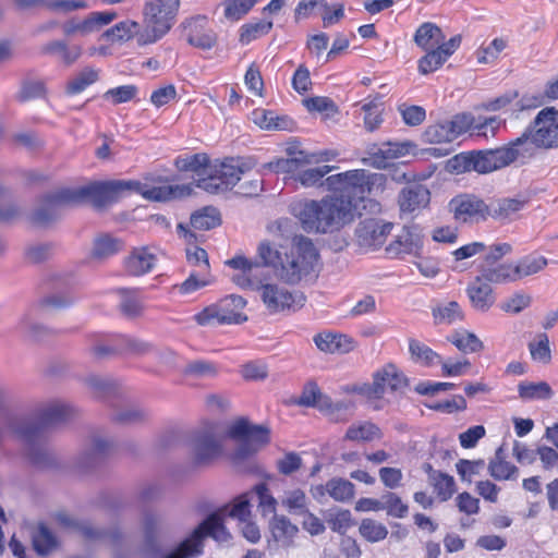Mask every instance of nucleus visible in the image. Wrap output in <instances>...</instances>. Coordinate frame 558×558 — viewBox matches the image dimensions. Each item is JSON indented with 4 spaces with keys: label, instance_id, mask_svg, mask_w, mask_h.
Segmentation results:
<instances>
[{
    "label": "nucleus",
    "instance_id": "nucleus-1",
    "mask_svg": "<svg viewBox=\"0 0 558 558\" xmlns=\"http://www.w3.org/2000/svg\"><path fill=\"white\" fill-rule=\"evenodd\" d=\"M133 187H140L138 181L112 180L96 182L78 189H61L46 194L41 205L33 215L37 225H47L60 217L63 207L74 205L89 198L96 207H104L117 202Z\"/></svg>",
    "mask_w": 558,
    "mask_h": 558
},
{
    "label": "nucleus",
    "instance_id": "nucleus-2",
    "mask_svg": "<svg viewBox=\"0 0 558 558\" xmlns=\"http://www.w3.org/2000/svg\"><path fill=\"white\" fill-rule=\"evenodd\" d=\"M263 266H270L284 282L295 284L314 270L318 252L312 240L305 236L295 239L290 252L274 248L268 242L258 246Z\"/></svg>",
    "mask_w": 558,
    "mask_h": 558
},
{
    "label": "nucleus",
    "instance_id": "nucleus-3",
    "mask_svg": "<svg viewBox=\"0 0 558 558\" xmlns=\"http://www.w3.org/2000/svg\"><path fill=\"white\" fill-rule=\"evenodd\" d=\"M293 210L303 230L308 233L338 231L354 218V205L344 197L326 196L320 201H306Z\"/></svg>",
    "mask_w": 558,
    "mask_h": 558
},
{
    "label": "nucleus",
    "instance_id": "nucleus-4",
    "mask_svg": "<svg viewBox=\"0 0 558 558\" xmlns=\"http://www.w3.org/2000/svg\"><path fill=\"white\" fill-rule=\"evenodd\" d=\"M386 177L383 173H369L364 169L350 170L326 178V190L339 192L335 197L351 199L356 210V201H364L374 190H383Z\"/></svg>",
    "mask_w": 558,
    "mask_h": 558
},
{
    "label": "nucleus",
    "instance_id": "nucleus-5",
    "mask_svg": "<svg viewBox=\"0 0 558 558\" xmlns=\"http://www.w3.org/2000/svg\"><path fill=\"white\" fill-rule=\"evenodd\" d=\"M181 0H146L143 7L145 29L138 34V45L156 43L174 25Z\"/></svg>",
    "mask_w": 558,
    "mask_h": 558
},
{
    "label": "nucleus",
    "instance_id": "nucleus-6",
    "mask_svg": "<svg viewBox=\"0 0 558 558\" xmlns=\"http://www.w3.org/2000/svg\"><path fill=\"white\" fill-rule=\"evenodd\" d=\"M207 536L218 543H226L231 539V534L217 512L209 514L187 538L181 542L165 558H195L201 556L204 550V538Z\"/></svg>",
    "mask_w": 558,
    "mask_h": 558
},
{
    "label": "nucleus",
    "instance_id": "nucleus-7",
    "mask_svg": "<svg viewBox=\"0 0 558 558\" xmlns=\"http://www.w3.org/2000/svg\"><path fill=\"white\" fill-rule=\"evenodd\" d=\"M73 409L62 402H51L40 407L34 420L25 421L17 427L19 435L28 444L37 441L45 430L69 421Z\"/></svg>",
    "mask_w": 558,
    "mask_h": 558
},
{
    "label": "nucleus",
    "instance_id": "nucleus-8",
    "mask_svg": "<svg viewBox=\"0 0 558 558\" xmlns=\"http://www.w3.org/2000/svg\"><path fill=\"white\" fill-rule=\"evenodd\" d=\"M245 306L244 298L230 294L219 302L206 306L195 314L194 319L199 326L241 324L247 320V316L243 313Z\"/></svg>",
    "mask_w": 558,
    "mask_h": 558
},
{
    "label": "nucleus",
    "instance_id": "nucleus-9",
    "mask_svg": "<svg viewBox=\"0 0 558 558\" xmlns=\"http://www.w3.org/2000/svg\"><path fill=\"white\" fill-rule=\"evenodd\" d=\"M259 295L269 314L295 312L304 306L305 296L302 292L291 291L279 283H263Z\"/></svg>",
    "mask_w": 558,
    "mask_h": 558
},
{
    "label": "nucleus",
    "instance_id": "nucleus-10",
    "mask_svg": "<svg viewBox=\"0 0 558 558\" xmlns=\"http://www.w3.org/2000/svg\"><path fill=\"white\" fill-rule=\"evenodd\" d=\"M456 221L478 223L489 218V203L474 194H459L449 202Z\"/></svg>",
    "mask_w": 558,
    "mask_h": 558
},
{
    "label": "nucleus",
    "instance_id": "nucleus-11",
    "mask_svg": "<svg viewBox=\"0 0 558 558\" xmlns=\"http://www.w3.org/2000/svg\"><path fill=\"white\" fill-rule=\"evenodd\" d=\"M192 451L194 463L197 465L208 464L220 457L222 445L215 424H208L205 428L194 434Z\"/></svg>",
    "mask_w": 558,
    "mask_h": 558
},
{
    "label": "nucleus",
    "instance_id": "nucleus-12",
    "mask_svg": "<svg viewBox=\"0 0 558 558\" xmlns=\"http://www.w3.org/2000/svg\"><path fill=\"white\" fill-rule=\"evenodd\" d=\"M529 128L537 146L543 149L558 148V111L555 108L542 109Z\"/></svg>",
    "mask_w": 558,
    "mask_h": 558
},
{
    "label": "nucleus",
    "instance_id": "nucleus-13",
    "mask_svg": "<svg viewBox=\"0 0 558 558\" xmlns=\"http://www.w3.org/2000/svg\"><path fill=\"white\" fill-rule=\"evenodd\" d=\"M424 245V234L417 225L405 226L401 233L386 247L390 257L401 258L404 255L420 256Z\"/></svg>",
    "mask_w": 558,
    "mask_h": 558
},
{
    "label": "nucleus",
    "instance_id": "nucleus-14",
    "mask_svg": "<svg viewBox=\"0 0 558 558\" xmlns=\"http://www.w3.org/2000/svg\"><path fill=\"white\" fill-rule=\"evenodd\" d=\"M532 134L533 132L527 126L520 136L500 147L506 167L513 162L525 165L536 156L537 149L541 147L536 145Z\"/></svg>",
    "mask_w": 558,
    "mask_h": 558
},
{
    "label": "nucleus",
    "instance_id": "nucleus-15",
    "mask_svg": "<svg viewBox=\"0 0 558 558\" xmlns=\"http://www.w3.org/2000/svg\"><path fill=\"white\" fill-rule=\"evenodd\" d=\"M393 225L376 218H366L360 221L355 235L361 247L375 250L380 247Z\"/></svg>",
    "mask_w": 558,
    "mask_h": 558
},
{
    "label": "nucleus",
    "instance_id": "nucleus-16",
    "mask_svg": "<svg viewBox=\"0 0 558 558\" xmlns=\"http://www.w3.org/2000/svg\"><path fill=\"white\" fill-rule=\"evenodd\" d=\"M117 17L114 12H92L83 21L71 19L62 24V32L65 36L78 34L86 36L98 31L101 26L108 25Z\"/></svg>",
    "mask_w": 558,
    "mask_h": 558
},
{
    "label": "nucleus",
    "instance_id": "nucleus-17",
    "mask_svg": "<svg viewBox=\"0 0 558 558\" xmlns=\"http://www.w3.org/2000/svg\"><path fill=\"white\" fill-rule=\"evenodd\" d=\"M430 201L429 190L422 184H413L401 190L398 198L400 211L412 215L425 208Z\"/></svg>",
    "mask_w": 558,
    "mask_h": 558
},
{
    "label": "nucleus",
    "instance_id": "nucleus-18",
    "mask_svg": "<svg viewBox=\"0 0 558 558\" xmlns=\"http://www.w3.org/2000/svg\"><path fill=\"white\" fill-rule=\"evenodd\" d=\"M206 17L197 16L183 23L186 41L196 48L209 50L216 44L213 31L205 29Z\"/></svg>",
    "mask_w": 558,
    "mask_h": 558
},
{
    "label": "nucleus",
    "instance_id": "nucleus-19",
    "mask_svg": "<svg viewBox=\"0 0 558 558\" xmlns=\"http://www.w3.org/2000/svg\"><path fill=\"white\" fill-rule=\"evenodd\" d=\"M132 192L141 194L149 201L166 202L190 196L193 192V186L191 184H182L145 187L140 182V187H133Z\"/></svg>",
    "mask_w": 558,
    "mask_h": 558
},
{
    "label": "nucleus",
    "instance_id": "nucleus-20",
    "mask_svg": "<svg viewBox=\"0 0 558 558\" xmlns=\"http://www.w3.org/2000/svg\"><path fill=\"white\" fill-rule=\"evenodd\" d=\"M472 306L481 312L488 311L495 303L492 286L480 275L466 288Z\"/></svg>",
    "mask_w": 558,
    "mask_h": 558
},
{
    "label": "nucleus",
    "instance_id": "nucleus-21",
    "mask_svg": "<svg viewBox=\"0 0 558 558\" xmlns=\"http://www.w3.org/2000/svg\"><path fill=\"white\" fill-rule=\"evenodd\" d=\"M526 203V199L520 197L493 199L489 202V218L502 223L510 222Z\"/></svg>",
    "mask_w": 558,
    "mask_h": 558
},
{
    "label": "nucleus",
    "instance_id": "nucleus-22",
    "mask_svg": "<svg viewBox=\"0 0 558 558\" xmlns=\"http://www.w3.org/2000/svg\"><path fill=\"white\" fill-rule=\"evenodd\" d=\"M228 436L231 438H246L248 441L259 446V448L270 440L268 428L260 425H252L244 418L236 421L230 426Z\"/></svg>",
    "mask_w": 558,
    "mask_h": 558
},
{
    "label": "nucleus",
    "instance_id": "nucleus-23",
    "mask_svg": "<svg viewBox=\"0 0 558 558\" xmlns=\"http://www.w3.org/2000/svg\"><path fill=\"white\" fill-rule=\"evenodd\" d=\"M317 349L330 354H344L353 349V340L347 335L337 332H320L314 337Z\"/></svg>",
    "mask_w": 558,
    "mask_h": 558
},
{
    "label": "nucleus",
    "instance_id": "nucleus-24",
    "mask_svg": "<svg viewBox=\"0 0 558 558\" xmlns=\"http://www.w3.org/2000/svg\"><path fill=\"white\" fill-rule=\"evenodd\" d=\"M505 167L506 163L500 147L487 150H473L472 171L489 173Z\"/></svg>",
    "mask_w": 558,
    "mask_h": 558
},
{
    "label": "nucleus",
    "instance_id": "nucleus-25",
    "mask_svg": "<svg viewBox=\"0 0 558 558\" xmlns=\"http://www.w3.org/2000/svg\"><path fill=\"white\" fill-rule=\"evenodd\" d=\"M446 39L441 28L432 22L422 23L415 31L413 41L422 50L436 49Z\"/></svg>",
    "mask_w": 558,
    "mask_h": 558
},
{
    "label": "nucleus",
    "instance_id": "nucleus-26",
    "mask_svg": "<svg viewBox=\"0 0 558 558\" xmlns=\"http://www.w3.org/2000/svg\"><path fill=\"white\" fill-rule=\"evenodd\" d=\"M407 144L385 143L380 147L374 146L369 151L371 165L377 169L388 167L389 160L405 155Z\"/></svg>",
    "mask_w": 558,
    "mask_h": 558
},
{
    "label": "nucleus",
    "instance_id": "nucleus-27",
    "mask_svg": "<svg viewBox=\"0 0 558 558\" xmlns=\"http://www.w3.org/2000/svg\"><path fill=\"white\" fill-rule=\"evenodd\" d=\"M156 263V256L146 247L133 250L125 259V269L132 276H142L149 272Z\"/></svg>",
    "mask_w": 558,
    "mask_h": 558
},
{
    "label": "nucleus",
    "instance_id": "nucleus-28",
    "mask_svg": "<svg viewBox=\"0 0 558 558\" xmlns=\"http://www.w3.org/2000/svg\"><path fill=\"white\" fill-rule=\"evenodd\" d=\"M32 544L39 556H47L59 546L57 536L44 522L32 531Z\"/></svg>",
    "mask_w": 558,
    "mask_h": 558
},
{
    "label": "nucleus",
    "instance_id": "nucleus-29",
    "mask_svg": "<svg viewBox=\"0 0 558 558\" xmlns=\"http://www.w3.org/2000/svg\"><path fill=\"white\" fill-rule=\"evenodd\" d=\"M374 376L376 383H379L381 388V397L387 389L397 391L407 386V378L393 364L385 365L381 369L377 371Z\"/></svg>",
    "mask_w": 558,
    "mask_h": 558
},
{
    "label": "nucleus",
    "instance_id": "nucleus-30",
    "mask_svg": "<svg viewBox=\"0 0 558 558\" xmlns=\"http://www.w3.org/2000/svg\"><path fill=\"white\" fill-rule=\"evenodd\" d=\"M269 529L274 541L281 543L284 547L292 544V539L299 531L298 527L283 515H274L270 521Z\"/></svg>",
    "mask_w": 558,
    "mask_h": 558
},
{
    "label": "nucleus",
    "instance_id": "nucleus-31",
    "mask_svg": "<svg viewBox=\"0 0 558 558\" xmlns=\"http://www.w3.org/2000/svg\"><path fill=\"white\" fill-rule=\"evenodd\" d=\"M141 33V26L137 22L125 20L104 32L102 37L113 43L129 41L133 37H136V40L138 41V34Z\"/></svg>",
    "mask_w": 558,
    "mask_h": 558
},
{
    "label": "nucleus",
    "instance_id": "nucleus-32",
    "mask_svg": "<svg viewBox=\"0 0 558 558\" xmlns=\"http://www.w3.org/2000/svg\"><path fill=\"white\" fill-rule=\"evenodd\" d=\"M41 51L45 54H59L65 65L73 64L82 54L80 46L70 47L64 40L49 41L43 46Z\"/></svg>",
    "mask_w": 558,
    "mask_h": 558
},
{
    "label": "nucleus",
    "instance_id": "nucleus-33",
    "mask_svg": "<svg viewBox=\"0 0 558 558\" xmlns=\"http://www.w3.org/2000/svg\"><path fill=\"white\" fill-rule=\"evenodd\" d=\"M519 398L523 401L548 400L554 391L546 381H521L518 385Z\"/></svg>",
    "mask_w": 558,
    "mask_h": 558
},
{
    "label": "nucleus",
    "instance_id": "nucleus-34",
    "mask_svg": "<svg viewBox=\"0 0 558 558\" xmlns=\"http://www.w3.org/2000/svg\"><path fill=\"white\" fill-rule=\"evenodd\" d=\"M274 27L272 21L258 20L243 24L239 29V43L246 46L267 35Z\"/></svg>",
    "mask_w": 558,
    "mask_h": 558
},
{
    "label": "nucleus",
    "instance_id": "nucleus-35",
    "mask_svg": "<svg viewBox=\"0 0 558 558\" xmlns=\"http://www.w3.org/2000/svg\"><path fill=\"white\" fill-rule=\"evenodd\" d=\"M353 407V403L350 401H332V399L325 395L324 398L319 400L318 410L325 416H327L332 422H343L348 418V411Z\"/></svg>",
    "mask_w": 558,
    "mask_h": 558
},
{
    "label": "nucleus",
    "instance_id": "nucleus-36",
    "mask_svg": "<svg viewBox=\"0 0 558 558\" xmlns=\"http://www.w3.org/2000/svg\"><path fill=\"white\" fill-rule=\"evenodd\" d=\"M481 276L490 283H508L518 281L514 272V265L509 263L498 264L496 266L485 267Z\"/></svg>",
    "mask_w": 558,
    "mask_h": 558
},
{
    "label": "nucleus",
    "instance_id": "nucleus-37",
    "mask_svg": "<svg viewBox=\"0 0 558 558\" xmlns=\"http://www.w3.org/2000/svg\"><path fill=\"white\" fill-rule=\"evenodd\" d=\"M383 433L380 428L372 422H361L352 424L345 433L344 438L351 441H372L380 439Z\"/></svg>",
    "mask_w": 558,
    "mask_h": 558
},
{
    "label": "nucleus",
    "instance_id": "nucleus-38",
    "mask_svg": "<svg viewBox=\"0 0 558 558\" xmlns=\"http://www.w3.org/2000/svg\"><path fill=\"white\" fill-rule=\"evenodd\" d=\"M409 351L414 362L424 366H434L441 363V356L425 343L411 339L409 341Z\"/></svg>",
    "mask_w": 558,
    "mask_h": 558
},
{
    "label": "nucleus",
    "instance_id": "nucleus-39",
    "mask_svg": "<svg viewBox=\"0 0 558 558\" xmlns=\"http://www.w3.org/2000/svg\"><path fill=\"white\" fill-rule=\"evenodd\" d=\"M251 499H256L258 511L263 517L275 514L277 500L270 494L266 483H259L250 492Z\"/></svg>",
    "mask_w": 558,
    "mask_h": 558
},
{
    "label": "nucleus",
    "instance_id": "nucleus-40",
    "mask_svg": "<svg viewBox=\"0 0 558 558\" xmlns=\"http://www.w3.org/2000/svg\"><path fill=\"white\" fill-rule=\"evenodd\" d=\"M488 471L492 477L497 481H505L512 478L518 469L512 463L505 460L502 448H498L495 458L489 462Z\"/></svg>",
    "mask_w": 558,
    "mask_h": 558
},
{
    "label": "nucleus",
    "instance_id": "nucleus-41",
    "mask_svg": "<svg viewBox=\"0 0 558 558\" xmlns=\"http://www.w3.org/2000/svg\"><path fill=\"white\" fill-rule=\"evenodd\" d=\"M449 341L465 354L480 352L484 348L483 342L475 333L465 330L453 332L449 337Z\"/></svg>",
    "mask_w": 558,
    "mask_h": 558
},
{
    "label": "nucleus",
    "instance_id": "nucleus-42",
    "mask_svg": "<svg viewBox=\"0 0 558 558\" xmlns=\"http://www.w3.org/2000/svg\"><path fill=\"white\" fill-rule=\"evenodd\" d=\"M123 248V242L110 234H101L94 241L93 255L96 258H108Z\"/></svg>",
    "mask_w": 558,
    "mask_h": 558
},
{
    "label": "nucleus",
    "instance_id": "nucleus-43",
    "mask_svg": "<svg viewBox=\"0 0 558 558\" xmlns=\"http://www.w3.org/2000/svg\"><path fill=\"white\" fill-rule=\"evenodd\" d=\"M220 223V214L215 207H204L191 216V226L196 230H210Z\"/></svg>",
    "mask_w": 558,
    "mask_h": 558
},
{
    "label": "nucleus",
    "instance_id": "nucleus-44",
    "mask_svg": "<svg viewBox=\"0 0 558 558\" xmlns=\"http://www.w3.org/2000/svg\"><path fill=\"white\" fill-rule=\"evenodd\" d=\"M98 71L92 68H85L68 82L65 92L68 95H77L84 92L88 86L98 81Z\"/></svg>",
    "mask_w": 558,
    "mask_h": 558
},
{
    "label": "nucleus",
    "instance_id": "nucleus-45",
    "mask_svg": "<svg viewBox=\"0 0 558 558\" xmlns=\"http://www.w3.org/2000/svg\"><path fill=\"white\" fill-rule=\"evenodd\" d=\"M547 258L544 256L527 255L519 259L514 265V272L518 280H520L524 277L539 272L547 266Z\"/></svg>",
    "mask_w": 558,
    "mask_h": 558
},
{
    "label": "nucleus",
    "instance_id": "nucleus-46",
    "mask_svg": "<svg viewBox=\"0 0 558 558\" xmlns=\"http://www.w3.org/2000/svg\"><path fill=\"white\" fill-rule=\"evenodd\" d=\"M209 157L204 153L179 156L174 160L178 170L184 172L199 173L209 166Z\"/></svg>",
    "mask_w": 558,
    "mask_h": 558
},
{
    "label": "nucleus",
    "instance_id": "nucleus-47",
    "mask_svg": "<svg viewBox=\"0 0 558 558\" xmlns=\"http://www.w3.org/2000/svg\"><path fill=\"white\" fill-rule=\"evenodd\" d=\"M329 495L338 502L350 501L355 494V486L348 480L333 477L328 481Z\"/></svg>",
    "mask_w": 558,
    "mask_h": 558
},
{
    "label": "nucleus",
    "instance_id": "nucleus-48",
    "mask_svg": "<svg viewBox=\"0 0 558 558\" xmlns=\"http://www.w3.org/2000/svg\"><path fill=\"white\" fill-rule=\"evenodd\" d=\"M360 535L369 543H378L384 541L388 535V529L376 520L363 519L359 526Z\"/></svg>",
    "mask_w": 558,
    "mask_h": 558
},
{
    "label": "nucleus",
    "instance_id": "nucleus-49",
    "mask_svg": "<svg viewBox=\"0 0 558 558\" xmlns=\"http://www.w3.org/2000/svg\"><path fill=\"white\" fill-rule=\"evenodd\" d=\"M325 519L329 527L341 535H344L347 531L355 524L352 513L348 509L329 511Z\"/></svg>",
    "mask_w": 558,
    "mask_h": 558
},
{
    "label": "nucleus",
    "instance_id": "nucleus-50",
    "mask_svg": "<svg viewBox=\"0 0 558 558\" xmlns=\"http://www.w3.org/2000/svg\"><path fill=\"white\" fill-rule=\"evenodd\" d=\"M433 316L437 324L451 325L463 319V312L456 301H450L434 308Z\"/></svg>",
    "mask_w": 558,
    "mask_h": 558
},
{
    "label": "nucleus",
    "instance_id": "nucleus-51",
    "mask_svg": "<svg viewBox=\"0 0 558 558\" xmlns=\"http://www.w3.org/2000/svg\"><path fill=\"white\" fill-rule=\"evenodd\" d=\"M214 172L217 178H219V181H221L223 185L222 187L228 191L240 181L243 170L239 163L222 162L214 170Z\"/></svg>",
    "mask_w": 558,
    "mask_h": 558
},
{
    "label": "nucleus",
    "instance_id": "nucleus-52",
    "mask_svg": "<svg viewBox=\"0 0 558 558\" xmlns=\"http://www.w3.org/2000/svg\"><path fill=\"white\" fill-rule=\"evenodd\" d=\"M336 167L335 166H322L317 168L306 169L300 171L296 177V181H299L305 187H312L317 185L326 186V180L323 181L324 177L331 172Z\"/></svg>",
    "mask_w": 558,
    "mask_h": 558
},
{
    "label": "nucleus",
    "instance_id": "nucleus-53",
    "mask_svg": "<svg viewBox=\"0 0 558 558\" xmlns=\"http://www.w3.org/2000/svg\"><path fill=\"white\" fill-rule=\"evenodd\" d=\"M257 3V0H226L223 1V15L227 20L235 22L246 15Z\"/></svg>",
    "mask_w": 558,
    "mask_h": 558
},
{
    "label": "nucleus",
    "instance_id": "nucleus-54",
    "mask_svg": "<svg viewBox=\"0 0 558 558\" xmlns=\"http://www.w3.org/2000/svg\"><path fill=\"white\" fill-rule=\"evenodd\" d=\"M144 536H145V550L148 555H156L159 553V545L157 542L158 535V520L154 514H146L144 517Z\"/></svg>",
    "mask_w": 558,
    "mask_h": 558
},
{
    "label": "nucleus",
    "instance_id": "nucleus-55",
    "mask_svg": "<svg viewBox=\"0 0 558 558\" xmlns=\"http://www.w3.org/2000/svg\"><path fill=\"white\" fill-rule=\"evenodd\" d=\"M424 140L430 144L451 143L454 141L447 121H441L426 128Z\"/></svg>",
    "mask_w": 558,
    "mask_h": 558
},
{
    "label": "nucleus",
    "instance_id": "nucleus-56",
    "mask_svg": "<svg viewBox=\"0 0 558 558\" xmlns=\"http://www.w3.org/2000/svg\"><path fill=\"white\" fill-rule=\"evenodd\" d=\"M434 474L436 477H433L430 485L434 487V490L441 501L449 500L456 493L454 478L444 472Z\"/></svg>",
    "mask_w": 558,
    "mask_h": 558
},
{
    "label": "nucleus",
    "instance_id": "nucleus-57",
    "mask_svg": "<svg viewBox=\"0 0 558 558\" xmlns=\"http://www.w3.org/2000/svg\"><path fill=\"white\" fill-rule=\"evenodd\" d=\"M183 373L186 376L194 378H210L218 374V368L216 364L211 362L205 360H196L187 363L183 368Z\"/></svg>",
    "mask_w": 558,
    "mask_h": 558
},
{
    "label": "nucleus",
    "instance_id": "nucleus-58",
    "mask_svg": "<svg viewBox=\"0 0 558 558\" xmlns=\"http://www.w3.org/2000/svg\"><path fill=\"white\" fill-rule=\"evenodd\" d=\"M425 52L417 61V70L422 75L437 71L447 61L437 49L425 50Z\"/></svg>",
    "mask_w": 558,
    "mask_h": 558
},
{
    "label": "nucleus",
    "instance_id": "nucleus-59",
    "mask_svg": "<svg viewBox=\"0 0 558 558\" xmlns=\"http://www.w3.org/2000/svg\"><path fill=\"white\" fill-rule=\"evenodd\" d=\"M425 405L430 410L451 414L454 412L464 411L468 407V403L463 396L457 395L453 396L451 399L434 401L430 403H426Z\"/></svg>",
    "mask_w": 558,
    "mask_h": 558
},
{
    "label": "nucleus",
    "instance_id": "nucleus-60",
    "mask_svg": "<svg viewBox=\"0 0 558 558\" xmlns=\"http://www.w3.org/2000/svg\"><path fill=\"white\" fill-rule=\"evenodd\" d=\"M447 122L454 140L468 131L474 133V126L476 124V120L471 113L456 114L451 120H447Z\"/></svg>",
    "mask_w": 558,
    "mask_h": 558
},
{
    "label": "nucleus",
    "instance_id": "nucleus-61",
    "mask_svg": "<svg viewBox=\"0 0 558 558\" xmlns=\"http://www.w3.org/2000/svg\"><path fill=\"white\" fill-rule=\"evenodd\" d=\"M383 510L393 518H404L408 514L409 508L395 493H387L383 495Z\"/></svg>",
    "mask_w": 558,
    "mask_h": 558
},
{
    "label": "nucleus",
    "instance_id": "nucleus-62",
    "mask_svg": "<svg viewBox=\"0 0 558 558\" xmlns=\"http://www.w3.org/2000/svg\"><path fill=\"white\" fill-rule=\"evenodd\" d=\"M208 284L209 280L205 277L201 278L195 272H191L182 283L172 286L171 290L180 295H190Z\"/></svg>",
    "mask_w": 558,
    "mask_h": 558
},
{
    "label": "nucleus",
    "instance_id": "nucleus-63",
    "mask_svg": "<svg viewBox=\"0 0 558 558\" xmlns=\"http://www.w3.org/2000/svg\"><path fill=\"white\" fill-rule=\"evenodd\" d=\"M485 468V461L483 459L478 460H466L460 459L456 469L462 481H466L471 483L473 475H478Z\"/></svg>",
    "mask_w": 558,
    "mask_h": 558
},
{
    "label": "nucleus",
    "instance_id": "nucleus-64",
    "mask_svg": "<svg viewBox=\"0 0 558 558\" xmlns=\"http://www.w3.org/2000/svg\"><path fill=\"white\" fill-rule=\"evenodd\" d=\"M251 500L250 492L239 496L231 505L228 515L236 519L239 523L248 520L251 517Z\"/></svg>",
    "mask_w": 558,
    "mask_h": 558
}]
</instances>
